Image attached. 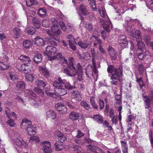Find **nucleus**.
Wrapping results in <instances>:
<instances>
[{"label":"nucleus","mask_w":153,"mask_h":153,"mask_svg":"<svg viewBox=\"0 0 153 153\" xmlns=\"http://www.w3.org/2000/svg\"><path fill=\"white\" fill-rule=\"evenodd\" d=\"M33 25L36 28H39L41 26L40 21L36 18L33 17L32 19Z\"/></svg>","instance_id":"obj_28"},{"label":"nucleus","mask_w":153,"mask_h":153,"mask_svg":"<svg viewBox=\"0 0 153 153\" xmlns=\"http://www.w3.org/2000/svg\"><path fill=\"white\" fill-rule=\"evenodd\" d=\"M117 118L118 116L117 115H116L113 116V117L111 118V121L113 124H116L118 122Z\"/></svg>","instance_id":"obj_61"},{"label":"nucleus","mask_w":153,"mask_h":153,"mask_svg":"<svg viewBox=\"0 0 153 153\" xmlns=\"http://www.w3.org/2000/svg\"><path fill=\"white\" fill-rule=\"evenodd\" d=\"M5 113L7 114V117L9 119L11 118V116L13 117V116H15V114L14 112H12L11 113H10L9 111H8L6 110H5Z\"/></svg>","instance_id":"obj_63"},{"label":"nucleus","mask_w":153,"mask_h":153,"mask_svg":"<svg viewBox=\"0 0 153 153\" xmlns=\"http://www.w3.org/2000/svg\"><path fill=\"white\" fill-rule=\"evenodd\" d=\"M143 98L145 108L148 109L153 105V98L152 97L145 95L143 96Z\"/></svg>","instance_id":"obj_5"},{"label":"nucleus","mask_w":153,"mask_h":153,"mask_svg":"<svg viewBox=\"0 0 153 153\" xmlns=\"http://www.w3.org/2000/svg\"><path fill=\"white\" fill-rule=\"evenodd\" d=\"M90 2L89 4L90 6L91 7L93 10L96 11L97 10L96 6L95 5V0H88Z\"/></svg>","instance_id":"obj_42"},{"label":"nucleus","mask_w":153,"mask_h":153,"mask_svg":"<svg viewBox=\"0 0 153 153\" xmlns=\"http://www.w3.org/2000/svg\"><path fill=\"white\" fill-rule=\"evenodd\" d=\"M72 96L73 98H75L76 100L80 101L81 100L82 97L79 91L74 90L72 92Z\"/></svg>","instance_id":"obj_21"},{"label":"nucleus","mask_w":153,"mask_h":153,"mask_svg":"<svg viewBox=\"0 0 153 153\" xmlns=\"http://www.w3.org/2000/svg\"><path fill=\"white\" fill-rule=\"evenodd\" d=\"M47 14L46 9L44 7L39 9L38 11V14L42 18L45 17Z\"/></svg>","instance_id":"obj_24"},{"label":"nucleus","mask_w":153,"mask_h":153,"mask_svg":"<svg viewBox=\"0 0 153 153\" xmlns=\"http://www.w3.org/2000/svg\"><path fill=\"white\" fill-rule=\"evenodd\" d=\"M88 150L93 153H105L103 150L96 146L89 144L88 146Z\"/></svg>","instance_id":"obj_14"},{"label":"nucleus","mask_w":153,"mask_h":153,"mask_svg":"<svg viewBox=\"0 0 153 153\" xmlns=\"http://www.w3.org/2000/svg\"><path fill=\"white\" fill-rule=\"evenodd\" d=\"M85 27L89 31H91L93 30V27L91 23L88 22H87L85 23Z\"/></svg>","instance_id":"obj_46"},{"label":"nucleus","mask_w":153,"mask_h":153,"mask_svg":"<svg viewBox=\"0 0 153 153\" xmlns=\"http://www.w3.org/2000/svg\"><path fill=\"white\" fill-rule=\"evenodd\" d=\"M137 57L140 60H143L144 59H148L151 57V54L148 51H145V52L143 51H141L137 54Z\"/></svg>","instance_id":"obj_8"},{"label":"nucleus","mask_w":153,"mask_h":153,"mask_svg":"<svg viewBox=\"0 0 153 153\" xmlns=\"http://www.w3.org/2000/svg\"><path fill=\"white\" fill-rule=\"evenodd\" d=\"M35 0H26V2L27 6L30 7L34 4Z\"/></svg>","instance_id":"obj_56"},{"label":"nucleus","mask_w":153,"mask_h":153,"mask_svg":"<svg viewBox=\"0 0 153 153\" xmlns=\"http://www.w3.org/2000/svg\"><path fill=\"white\" fill-rule=\"evenodd\" d=\"M36 93L39 95L40 96H43L44 95V92L42 89L37 88L35 89Z\"/></svg>","instance_id":"obj_53"},{"label":"nucleus","mask_w":153,"mask_h":153,"mask_svg":"<svg viewBox=\"0 0 153 153\" xmlns=\"http://www.w3.org/2000/svg\"><path fill=\"white\" fill-rule=\"evenodd\" d=\"M57 51L56 47L52 46H48L46 48V55L51 60L54 59L55 53Z\"/></svg>","instance_id":"obj_4"},{"label":"nucleus","mask_w":153,"mask_h":153,"mask_svg":"<svg viewBox=\"0 0 153 153\" xmlns=\"http://www.w3.org/2000/svg\"><path fill=\"white\" fill-rule=\"evenodd\" d=\"M42 144L43 145L42 149L45 153H51L52 150L51 148V144L50 142L44 141L42 142Z\"/></svg>","instance_id":"obj_7"},{"label":"nucleus","mask_w":153,"mask_h":153,"mask_svg":"<svg viewBox=\"0 0 153 153\" xmlns=\"http://www.w3.org/2000/svg\"><path fill=\"white\" fill-rule=\"evenodd\" d=\"M91 42L88 40L82 42L79 41L77 42V44L81 48L84 49H89L91 46Z\"/></svg>","instance_id":"obj_12"},{"label":"nucleus","mask_w":153,"mask_h":153,"mask_svg":"<svg viewBox=\"0 0 153 153\" xmlns=\"http://www.w3.org/2000/svg\"><path fill=\"white\" fill-rule=\"evenodd\" d=\"M120 143L123 153H128V147L127 142L122 140L120 141Z\"/></svg>","instance_id":"obj_20"},{"label":"nucleus","mask_w":153,"mask_h":153,"mask_svg":"<svg viewBox=\"0 0 153 153\" xmlns=\"http://www.w3.org/2000/svg\"><path fill=\"white\" fill-rule=\"evenodd\" d=\"M46 32L48 35L52 37L54 40L59 41V35L62 33V32L58 25H53L51 29H46Z\"/></svg>","instance_id":"obj_2"},{"label":"nucleus","mask_w":153,"mask_h":153,"mask_svg":"<svg viewBox=\"0 0 153 153\" xmlns=\"http://www.w3.org/2000/svg\"><path fill=\"white\" fill-rule=\"evenodd\" d=\"M91 39H95L99 44V45H101V44L102 43V42L101 40L96 36L92 35Z\"/></svg>","instance_id":"obj_58"},{"label":"nucleus","mask_w":153,"mask_h":153,"mask_svg":"<svg viewBox=\"0 0 153 153\" xmlns=\"http://www.w3.org/2000/svg\"><path fill=\"white\" fill-rule=\"evenodd\" d=\"M93 118L94 120L99 124L102 123L103 121V117L100 115H95L93 116Z\"/></svg>","instance_id":"obj_26"},{"label":"nucleus","mask_w":153,"mask_h":153,"mask_svg":"<svg viewBox=\"0 0 153 153\" xmlns=\"http://www.w3.org/2000/svg\"><path fill=\"white\" fill-rule=\"evenodd\" d=\"M58 92V93L60 96H64L67 93L66 90L63 87L62 88H61L59 89Z\"/></svg>","instance_id":"obj_43"},{"label":"nucleus","mask_w":153,"mask_h":153,"mask_svg":"<svg viewBox=\"0 0 153 153\" xmlns=\"http://www.w3.org/2000/svg\"><path fill=\"white\" fill-rule=\"evenodd\" d=\"M59 25L61 29L63 31H65L67 30L66 27L65 25V23L62 21H60L59 22Z\"/></svg>","instance_id":"obj_57"},{"label":"nucleus","mask_w":153,"mask_h":153,"mask_svg":"<svg viewBox=\"0 0 153 153\" xmlns=\"http://www.w3.org/2000/svg\"><path fill=\"white\" fill-rule=\"evenodd\" d=\"M98 103L99 105L100 109V110H102L104 106L103 101L102 100L100 99L98 101Z\"/></svg>","instance_id":"obj_54"},{"label":"nucleus","mask_w":153,"mask_h":153,"mask_svg":"<svg viewBox=\"0 0 153 153\" xmlns=\"http://www.w3.org/2000/svg\"><path fill=\"white\" fill-rule=\"evenodd\" d=\"M87 7L83 4L79 5V10L84 15H88L89 13L87 10Z\"/></svg>","instance_id":"obj_18"},{"label":"nucleus","mask_w":153,"mask_h":153,"mask_svg":"<svg viewBox=\"0 0 153 153\" xmlns=\"http://www.w3.org/2000/svg\"><path fill=\"white\" fill-rule=\"evenodd\" d=\"M63 87L67 89H72L74 88L75 87L73 85H71L69 82H66V83H64Z\"/></svg>","instance_id":"obj_44"},{"label":"nucleus","mask_w":153,"mask_h":153,"mask_svg":"<svg viewBox=\"0 0 153 153\" xmlns=\"http://www.w3.org/2000/svg\"><path fill=\"white\" fill-rule=\"evenodd\" d=\"M102 124L103 126L104 127L108 128V130L110 131L112 129V127L109 125L108 122L107 120H105L102 123Z\"/></svg>","instance_id":"obj_41"},{"label":"nucleus","mask_w":153,"mask_h":153,"mask_svg":"<svg viewBox=\"0 0 153 153\" xmlns=\"http://www.w3.org/2000/svg\"><path fill=\"white\" fill-rule=\"evenodd\" d=\"M9 64H5L0 62V70H4L8 69L10 67Z\"/></svg>","instance_id":"obj_36"},{"label":"nucleus","mask_w":153,"mask_h":153,"mask_svg":"<svg viewBox=\"0 0 153 153\" xmlns=\"http://www.w3.org/2000/svg\"><path fill=\"white\" fill-rule=\"evenodd\" d=\"M28 62L26 64L25 68L26 69L25 70V74L30 73L32 69V67L30 65H28Z\"/></svg>","instance_id":"obj_55"},{"label":"nucleus","mask_w":153,"mask_h":153,"mask_svg":"<svg viewBox=\"0 0 153 153\" xmlns=\"http://www.w3.org/2000/svg\"><path fill=\"white\" fill-rule=\"evenodd\" d=\"M23 47L26 48H28L31 47L33 45L32 42L29 40H26L23 42L22 43Z\"/></svg>","instance_id":"obj_30"},{"label":"nucleus","mask_w":153,"mask_h":153,"mask_svg":"<svg viewBox=\"0 0 153 153\" xmlns=\"http://www.w3.org/2000/svg\"><path fill=\"white\" fill-rule=\"evenodd\" d=\"M13 33L14 34L13 38L15 39L18 38L19 34V28L18 27H15L13 30Z\"/></svg>","instance_id":"obj_40"},{"label":"nucleus","mask_w":153,"mask_h":153,"mask_svg":"<svg viewBox=\"0 0 153 153\" xmlns=\"http://www.w3.org/2000/svg\"><path fill=\"white\" fill-rule=\"evenodd\" d=\"M54 146L56 151H60L63 148V146L62 144L59 145L57 143L54 144Z\"/></svg>","instance_id":"obj_47"},{"label":"nucleus","mask_w":153,"mask_h":153,"mask_svg":"<svg viewBox=\"0 0 153 153\" xmlns=\"http://www.w3.org/2000/svg\"><path fill=\"white\" fill-rule=\"evenodd\" d=\"M116 103L115 105L117 107V105H120L122 104L121 96L120 95H116L115 96Z\"/></svg>","instance_id":"obj_32"},{"label":"nucleus","mask_w":153,"mask_h":153,"mask_svg":"<svg viewBox=\"0 0 153 153\" xmlns=\"http://www.w3.org/2000/svg\"><path fill=\"white\" fill-rule=\"evenodd\" d=\"M36 84L40 87L44 88L46 86V83L43 80L40 79H38L36 81Z\"/></svg>","instance_id":"obj_29"},{"label":"nucleus","mask_w":153,"mask_h":153,"mask_svg":"<svg viewBox=\"0 0 153 153\" xmlns=\"http://www.w3.org/2000/svg\"><path fill=\"white\" fill-rule=\"evenodd\" d=\"M71 40H68L69 45L73 51H75L76 50V47L74 44L73 43V42H72Z\"/></svg>","instance_id":"obj_50"},{"label":"nucleus","mask_w":153,"mask_h":153,"mask_svg":"<svg viewBox=\"0 0 153 153\" xmlns=\"http://www.w3.org/2000/svg\"><path fill=\"white\" fill-rule=\"evenodd\" d=\"M20 126L22 128L26 129L27 128L32 126L31 122L27 119H24L22 120Z\"/></svg>","instance_id":"obj_15"},{"label":"nucleus","mask_w":153,"mask_h":153,"mask_svg":"<svg viewBox=\"0 0 153 153\" xmlns=\"http://www.w3.org/2000/svg\"><path fill=\"white\" fill-rule=\"evenodd\" d=\"M46 87H45V91L48 96L52 97L54 94V92H51V89L50 85H47Z\"/></svg>","instance_id":"obj_31"},{"label":"nucleus","mask_w":153,"mask_h":153,"mask_svg":"<svg viewBox=\"0 0 153 153\" xmlns=\"http://www.w3.org/2000/svg\"><path fill=\"white\" fill-rule=\"evenodd\" d=\"M118 42L120 46L123 48L127 47L128 41L125 35H122L119 36Z\"/></svg>","instance_id":"obj_10"},{"label":"nucleus","mask_w":153,"mask_h":153,"mask_svg":"<svg viewBox=\"0 0 153 153\" xmlns=\"http://www.w3.org/2000/svg\"><path fill=\"white\" fill-rule=\"evenodd\" d=\"M56 108L62 114H65L67 112V109L65 106L61 103H58L55 105Z\"/></svg>","instance_id":"obj_11"},{"label":"nucleus","mask_w":153,"mask_h":153,"mask_svg":"<svg viewBox=\"0 0 153 153\" xmlns=\"http://www.w3.org/2000/svg\"><path fill=\"white\" fill-rule=\"evenodd\" d=\"M115 115L114 112V110L112 108H111L109 111V117L110 118H112Z\"/></svg>","instance_id":"obj_64"},{"label":"nucleus","mask_w":153,"mask_h":153,"mask_svg":"<svg viewBox=\"0 0 153 153\" xmlns=\"http://www.w3.org/2000/svg\"><path fill=\"white\" fill-rule=\"evenodd\" d=\"M19 139L17 138L16 137L15 139L13 140V143L14 144V146L15 149L18 152L19 151Z\"/></svg>","instance_id":"obj_38"},{"label":"nucleus","mask_w":153,"mask_h":153,"mask_svg":"<svg viewBox=\"0 0 153 153\" xmlns=\"http://www.w3.org/2000/svg\"><path fill=\"white\" fill-rule=\"evenodd\" d=\"M80 105L84 107L86 110H88L90 108L89 105L85 101H82L80 102Z\"/></svg>","instance_id":"obj_48"},{"label":"nucleus","mask_w":153,"mask_h":153,"mask_svg":"<svg viewBox=\"0 0 153 153\" xmlns=\"http://www.w3.org/2000/svg\"><path fill=\"white\" fill-rule=\"evenodd\" d=\"M138 70L139 72L141 74H143L145 68L144 66L142 64H140L139 66Z\"/></svg>","instance_id":"obj_59"},{"label":"nucleus","mask_w":153,"mask_h":153,"mask_svg":"<svg viewBox=\"0 0 153 153\" xmlns=\"http://www.w3.org/2000/svg\"><path fill=\"white\" fill-rule=\"evenodd\" d=\"M64 73L71 76H75L78 73V71L74 66H69L65 68L63 70Z\"/></svg>","instance_id":"obj_3"},{"label":"nucleus","mask_w":153,"mask_h":153,"mask_svg":"<svg viewBox=\"0 0 153 153\" xmlns=\"http://www.w3.org/2000/svg\"><path fill=\"white\" fill-rule=\"evenodd\" d=\"M53 85L57 89H59L63 87L64 83H60L58 81H55L53 82Z\"/></svg>","instance_id":"obj_34"},{"label":"nucleus","mask_w":153,"mask_h":153,"mask_svg":"<svg viewBox=\"0 0 153 153\" xmlns=\"http://www.w3.org/2000/svg\"><path fill=\"white\" fill-rule=\"evenodd\" d=\"M136 81L139 84L141 88H142L144 86V84L141 77L137 79Z\"/></svg>","instance_id":"obj_49"},{"label":"nucleus","mask_w":153,"mask_h":153,"mask_svg":"<svg viewBox=\"0 0 153 153\" xmlns=\"http://www.w3.org/2000/svg\"><path fill=\"white\" fill-rule=\"evenodd\" d=\"M25 76L26 80L28 82H32L34 80V77L32 74L26 73Z\"/></svg>","instance_id":"obj_33"},{"label":"nucleus","mask_w":153,"mask_h":153,"mask_svg":"<svg viewBox=\"0 0 153 153\" xmlns=\"http://www.w3.org/2000/svg\"><path fill=\"white\" fill-rule=\"evenodd\" d=\"M99 12L100 13V15L103 18H105L106 16L107 17V16L106 11L103 7H102L99 10Z\"/></svg>","instance_id":"obj_39"},{"label":"nucleus","mask_w":153,"mask_h":153,"mask_svg":"<svg viewBox=\"0 0 153 153\" xmlns=\"http://www.w3.org/2000/svg\"><path fill=\"white\" fill-rule=\"evenodd\" d=\"M35 44L38 46H42L45 44L44 39L39 36H36L35 38Z\"/></svg>","instance_id":"obj_25"},{"label":"nucleus","mask_w":153,"mask_h":153,"mask_svg":"<svg viewBox=\"0 0 153 153\" xmlns=\"http://www.w3.org/2000/svg\"><path fill=\"white\" fill-rule=\"evenodd\" d=\"M54 138L57 139V141L63 143L66 140V138L65 136L59 131H56L54 134Z\"/></svg>","instance_id":"obj_9"},{"label":"nucleus","mask_w":153,"mask_h":153,"mask_svg":"<svg viewBox=\"0 0 153 153\" xmlns=\"http://www.w3.org/2000/svg\"><path fill=\"white\" fill-rule=\"evenodd\" d=\"M35 29L33 27H31L27 31V33L29 35H33L35 33Z\"/></svg>","instance_id":"obj_51"},{"label":"nucleus","mask_w":153,"mask_h":153,"mask_svg":"<svg viewBox=\"0 0 153 153\" xmlns=\"http://www.w3.org/2000/svg\"><path fill=\"white\" fill-rule=\"evenodd\" d=\"M100 22L103 26V28L105 30L109 32L110 30V28L112 27V25L110 19L108 18L106 20V19H101Z\"/></svg>","instance_id":"obj_6"},{"label":"nucleus","mask_w":153,"mask_h":153,"mask_svg":"<svg viewBox=\"0 0 153 153\" xmlns=\"http://www.w3.org/2000/svg\"><path fill=\"white\" fill-rule=\"evenodd\" d=\"M110 55L113 59H115L117 57V52L111 47L109 46L108 48Z\"/></svg>","instance_id":"obj_16"},{"label":"nucleus","mask_w":153,"mask_h":153,"mask_svg":"<svg viewBox=\"0 0 153 153\" xmlns=\"http://www.w3.org/2000/svg\"><path fill=\"white\" fill-rule=\"evenodd\" d=\"M135 37L137 42L142 41V39L141 37V33L139 30H137L135 31Z\"/></svg>","instance_id":"obj_37"},{"label":"nucleus","mask_w":153,"mask_h":153,"mask_svg":"<svg viewBox=\"0 0 153 153\" xmlns=\"http://www.w3.org/2000/svg\"><path fill=\"white\" fill-rule=\"evenodd\" d=\"M46 116L54 120L57 116L56 114L54 111L49 110L46 112Z\"/></svg>","instance_id":"obj_23"},{"label":"nucleus","mask_w":153,"mask_h":153,"mask_svg":"<svg viewBox=\"0 0 153 153\" xmlns=\"http://www.w3.org/2000/svg\"><path fill=\"white\" fill-rule=\"evenodd\" d=\"M80 117L79 114L75 111H72L69 114L70 119L73 121L76 120Z\"/></svg>","instance_id":"obj_17"},{"label":"nucleus","mask_w":153,"mask_h":153,"mask_svg":"<svg viewBox=\"0 0 153 153\" xmlns=\"http://www.w3.org/2000/svg\"><path fill=\"white\" fill-rule=\"evenodd\" d=\"M56 58L59 60L61 64L64 66H67L68 63L67 60L65 58V56L62 55L61 53H57L56 55Z\"/></svg>","instance_id":"obj_13"},{"label":"nucleus","mask_w":153,"mask_h":153,"mask_svg":"<svg viewBox=\"0 0 153 153\" xmlns=\"http://www.w3.org/2000/svg\"><path fill=\"white\" fill-rule=\"evenodd\" d=\"M39 70L42 75L46 78H48L50 75L48 70L45 68L41 67L39 68Z\"/></svg>","instance_id":"obj_19"},{"label":"nucleus","mask_w":153,"mask_h":153,"mask_svg":"<svg viewBox=\"0 0 153 153\" xmlns=\"http://www.w3.org/2000/svg\"><path fill=\"white\" fill-rule=\"evenodd\" d=\"M68 61L69 63L68 64V63L67 65L68 67L74 66L73 62L74 61V59L72 57H69Z\"/></svg>","instance_id":"obj_52"},{"label":"nucleus","mask_w":153,"mask_h":153,"mask_svg":"<svg viewBox=\"0 0 153 153\" xmlns=\"http://www.w3.org/2000/svg\"><path fill=\"white\" fill-rule=\"evenodd\" d=\"M42 59V55L40 53H38L33 58L34 62L36 64L40 62Z\"/></svg>","instance_id":"obj_27"},{"label":"nucleus","mask_w":153,"mask_h":153,"mask_svg":"<svg viewBox=\"0 0 153 153\" xmlns=\"http://www.w3.org/2000/svg\"><path fill=\"white\" fill-rule=\"evenodd\" d=\"M137 46L138 48L140 50V51L142 50L145 48V44L143 41H142L140 42H137Z\"/></svg>","instance_id":"obj_45"},{"label":"nucleus","mask_w":153,"mask_h":153,"mask_svg":"<svg viewBox=\"0 0 153 153\" xmlns=\"http://www.w3.org/2000/svg\"><path fill=\"white\" fill-rule=\"evenodd\" d=\"M107 71L108 73L111 74L110 76L111 83L115 85H117L118 81L121 82L123 76V70L120 67L116 68L113 65H108Z\"/></svg>","instance_id":"obj_1"},{"label":"nucleus","mask_w":153,"mask_h":153,"mask_svg":"<svg viewBox=\"0 0 153 153\" xmlns=\"http://www.w3.org/2000/svg\"><path fill=\"white\" fill-rule=\"evenodd\" d=\"M20 60L22 62H28V63H30L31 61L28 56L23 55H21L20 56Z\"/></svg>","instance_id":"obj_35"},{"label":"nucleus","mask_w":153,"mask_h":153,"mask_svg":"<svg viewBox=\"0 0 153 153\" xmlns=\"http://www.w3.org/2000/svg\"><path fill=\"white\" fill-rule=\"evenodd\" d=\"M134 116L133 115L130 114L127 117V118L126 120L127 123L132 122V120L133 119Z\"/></svg>","instance_id":"obj_62"},{"label":"nucleus","mask_w":153,"mask_h":153,"mask_svg":"<svg viewBox=\"0 0 153 153\" xmlns=\"http://www.w3.org/2000/svg\"><path fill=\"white\" fill-rule=\"evenodd\" d=\"M26 130L28 134L30 136L34 135L36 132V128L32 125L27 128Z\"/></svg>","instance_id":"obj_22"},{"label":"nucleus","mask_w":153,"mask_h":153,"mask_svg":"<svg viewBox=\"0 0 153 153\" xmlns=\"http://www.w3.org/2000/svg\"><path fill=\"white\" fill-rule=\"evenodd\" d=\"M20 142H21L20 145L21 147H25L28 145L27 142L22 140H22L20 139Z\"/></svg>","instance_id":"obj_60"}]
</instances>
